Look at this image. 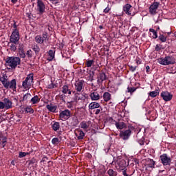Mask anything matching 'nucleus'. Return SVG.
<instances>
[{
	"label": "nucleus",
	"instance_id": "obj_62",
	"mask_svg": "<svg viewBox=\"0 0 176 176\" xmlns=\"http://www.w3.org/2000/svg\"><path fill=\"white\" fill-rule=\"evenodd\" d=\"M122 174H123V175H124V176H129V175H127V173H126V170H124L122 171Z\"/></svg>",
	"mask_w": 176,
	"mask_h": 176
},
{
	"label": "nucleus",
	"instance_id": "obj_26",
	"mask_svg": "<svg viewBox=\"0 0 176 176\" xmlns=\"http://www.w3.org/2000/svg\"><path fill=\"white\" fill-rule=\"evenodd\" d=\"M80 126L81 129H83L84 130H87V129H89L90 124H89V122L82 121L80 122Z\"/></svg>",
	"mask_w": 176,
	"mask_h": 176
},
{
	"label": "nucleus",
	"instance_id": "obj_11",
	"mask_svg": "<svg viewBox=\"0 0 176 176\" xmlns=\"http://www.w3.org/2000/svg\"><path fill=\"white\" fill-rule=\"evenodd\" d=\"M85 84V81L83 80H78L74 83L75 90L78 93H80L82 90H83V85Z\"/></svg>",
	"mask_w": 176,
	"mask_h": 176
},
{
	"label": "nucleus",
	"instance_id": "obj_27",
	"mask_svg": "<svg viewBox=\"0 0 176 176\" xmlns=\"http://www.w3.org/2000/svg\"><path fill=\"white\" fill-rule=\"evenodd\" d=\"M39 101H41V98L36 95L30 98V102H32V104H38Z\"/></svg>",
	"mask_w": 176,
	"mask_h": 176
},
{
	"label": "nucleus",
	"instance_id": "obj_41",
	"mask_svg": "<svg viewBox=\"0 0 176 176\" xmlns=\"http://www.w3.org/2000/svg\"><path fill=\"white\" fill-rule=\"evenodd\" d=\"M10 50H12V52H16V50H17V47L16 46V44L12 43V44L10 45Z\"/></svg>",
	"mask_w": 176,
	"mask_h": 176
},
{
	"label": "nucleus",
	"instance_id": "obj_46",
	"mask_svg": "<svg viewBox=\"0 0 176 176\" xmlns=\"http://www.w3.org/2000/svg\"><path fill=\"white\" fill-rule=\"evenodd\" d=\"M67 98V96L64 94H62L59 95V98H60V100H61V101L63 102H65V98Z\"/></svg>",
	"mask_w": 176,
	"mask_h": 176
},
{
	"label": "nucleus",
	"instance_id": "obj_28",
	"mask_svg": "<svg viewBox=\"0 0 176 176\" xmlns=\"http://www.w3.org/2000/svg\"><path fill=\"white\" fill-rule=\"evenodd\" d=\"M52 127L54 131H58V130H60V122H54L52 125Z\"/></svg>",
	"mask_w": 176,
	"mask_h": 176
},
{
	"label": "nucleus",
	"instance_id": "obj_57",
	"mask_svg": "<svg viewBox=\"0 0 176 176\" xmlns=\"http://www.w3.org/2000/svg\"><path fill=\"white\" fill-rule=\"evenodd\" d=\"M54 57L48 56L47 60V61H53Z\"/></svg>",
	"mask_w": 176,
	"mask_h": 176
},
{
	"label": "nucleus",
	"instance_id": "obj_44",
	"mask_svg": "<svg viewBox=\"0 0 176 176\" xmlns=\"http://www.w3.org/2000/svg\"><path fill=\"white\" fill-rule=\"evenodd\" d=\"M27 155H30V153L19 152V157L21 159V157H25Z\"/></svg>",
	"mask_w": 176,
	"mask_h": 176
},
{
	"label": "nucleus",
	"instance_id": "obj_55",
	"mask_svg": "<svg viewBox=\"0 0 176 176\" xmlns=\"http://www.w3.org/2000/svg\"><path fill=\"white\" fill-rule=\"evenodd\" d=\"M146 74H151V67L148 65L146 67Z\"/></svg>",
	"mask_w": 176,
	"mask_h": 176
},
{
	"label": "nucleus",
	"instance_id": "obj_35",
	"mask_svg": "<svg viewBox=\"0 0 176 176\" xmlns=\"http://www.w3.org/2000/svg\"><path fill=\"white\" fill-rule=\"evenodd\" d=\"M107 174L109 176H116L118 175V172L113 170V169H109L107 171Z\"/></svg>",
	"mask_w": 176,
	"mask_h": 176
},
{
	"label": "nucleus",
	"instance_id": "obj_3",
	"mask_svg": "<svg viewBox=\"0 0 176 176\" xmlns=\"http://www.w3.org/2000/svg\"><path fill=\"white\" fill-rule=\"evenodd\" d=\"M157 63L161 65H170V64H175V58L173 56H166L164 58H160Z\"/></svg>",
	"mask_w": 176,
	"mask_h": 176
},
{
	"label": "nucleus",
	"instance_id": "obj_36",
	"mask_svg": "<svg viewBox=\"0 0 176 176\" xmlns=\"http://www.w3.org/2000/svg\"><path fill=\"white\" fill-rule=\"evenodd\" d=\"M135 90H137V87H127V91H126V93H130V94H133L134 93V91H135Z\"/></svg>",
	"mask_w": 176,
	"mask_h": 176
},
{
	"label": "nucleus",
	"instance_id": "obj_21",
	"mask_svg": "<svg viewBox=\"0 0 176 176\" xmlns=\"http://www.w3.org/2000/svg\"><path fill=\"white\" fill-rule=\"evenodd\" d=\"M46 108L50 112H52L53 113H56V111H57V105H54L52 103L47 104Z\"/></svg>",
	"mask_w": 176,
	"mask_h": 176
},
{
	"label": "nucleus",
	"instance_id": "obj_7",
	"mask_svg": "<svg viewBox=\"0 0 176 176\" xmlns=\"http://www.w3.org/2000/svg\"><path fill=\"white\" fill-rule=\"evenodd\" d=\"M19 41H20L19 30H14L10 36V43H14V45H17V43H19Z\"/></svg>",
	"mask_w": 176,
	"mask_h": 176
},
{
	"label": "nucleus",
	"instance_id": "obj_22",
	"mask_svg": "<svg viewBox=\"0 0 176 176\" xmlns=\"http://www.w3.org/2000/svg\"><path fill=\"white\" fill-rule=\"evenodd\" d=\"M104 80H107V74L105 73H100L98 76V83H102Z\"/></svg>",
	"mask_w": 176,
	"mask_h": 176
},
{
	"label": "nucleus",
	"instance_id": "obj_1",
	"mask_svg": "<svg viewBox=\"0 0 176 176\" xmlns=\"http://www.w3.org/2000/svg\"><path fill=\"white\" fill-rule=\"evenodd\" d=\"M21 63V60L17 56H9L6 59V65L8 69H16Z\"/></svg>",
	"mask_w": 176,
	"mask_h": 176
},
{
	"label": "nucleus",
	"instance_id": "obj_50",
	"mask_svg": "<svg viewBox=\"0 0 176 176\" xmlns=\"http://www.w3.org/2000/svg\"><path fill=\"white\" fill-rule=\"evenodd\" d=\"M129 67L131 72H135V69H137V66L133 67V65H129Z\"/></svg>",
	"mask_w": 176,
	"mask_h": 176
},
{
	"label": "nucleus",
	"instance_id": "obj_52",
	"mask_svg": "<svg viewBox=\"0 0 176 176\" xmlns=\"http://www.w3.org/2000/svg\"><path fill=\"white\" fill-rule=\"evenodd\" d=\"M109 12H111V8H109V6H108L104 10H103V13H109Z\"/></svg>",
	"mask_w": 176,
	"mask_h": 176
},
{
	"label": "nucleus",
	"instance_id": "obj_19",
	"mask_svg": "<svg viewBox=\"0 0 176 176\" xmlns=\"http://www.w3.org/2000/svg\"><path fill=\"white\" fill-rule=\"evenodd\" d=\"M89 97L92 101H98L100 100V94L96 91L91 92Z\"/></svg>",
	"mask_w": 176,
	"mask_h": 176
},
{
	"label": "nucleus",
	"instance_id": "obj_60",
	"mask_svg": "<svg viewBox=\"0 0 176 176\" xmlns=\"http://www.w3.org/2000/svg\"><path fill=\"white\" fill-rule=\"evenodd\" d=\"M100 112H101V109H98L96 110L95 114L98 115L100 113Z\"/></svg>",
	"mask_w": 176,
	"mask_h": 176
},
{
	"label": "nucleus",
	"instance_id": "obj_10",
	"mask_svg": "<svg viewBox=\"0 0 176 176\" xmlns=\"http://www.w3.org/2000/svg\"><path fill=\"white\" fill-rule=\"evenodd\" d=\"M45 9L46 6L43 1L42 0H37V12H38L39 14H43Z\"/></svg>",
	"mask_w": 176,
	"mask_h": 176
},
{
	"label": "nucleus",
	"instance_id": "obj_33",
	"mask_svg": "<svg viewBox=\"0 0 176 176\" xmlns=\"http://www.w3.org/2000/svg\"><path fill=\"white\" fill-rule=\"evenodd\" d=\"M155 161L153 160H148V162H147V166L150 168H155Z\"/></svg>",
	"mask_w": 176,
	"mask_h": 176
},
{
	"label": "nucleus",
	"instance_id": "obj_6",
	"mask_svg": "<svg viewBox=\"0 0 176 176\" xmlns=\"http://www.w3.org/2000/svg\"><path fill=\"white\" fill-rule=\"evenodd\" d=\"M71 118V111L69 109H65L62 111H60L59 119L63 122L68 120Z\"/></svg>",
	"mask_w": 176,
	"mask_h": 176
},
{
	"label": "nucleus",
	"instance_id": "obj_64",
	"mask_svg": "<svg viewBox=\"0 0 176 176\" xmlns=\"http://www.w3.org/2000/svg\"><path fill=\"white\" fill-rule=\"evenodd\" d=\"M12 3H17V0H11Z\"/></svg>",
	"mask_w": 176,
	"mask_h": 176
},
{
	"label": "nucleus",
	"instance_id": "obj_23",
	"mask_svg": "<svg viewBox=\"0 0 176 176\" xmlns=\"http://www.w3.org/2000/svg\"><path fill=\"white\" fill-rule=\"evenodd\" d=\"M115 125L118 130H123L126 127V124L123 122H116Z\"/></svg>",
	"mask_w": 176,
	"mask_h": 176
},
{
	"label": "nucleus",
	"instance_id": "obj_45",
	"mask_svg": "<svg viewBox=\"0 0 176 176\" xmlns=\"http://www.w3.org/2000/svg\"><path fill=\"white\" fill-rule=\"evenodd\" d=\"M36 163V160L35 158H32L30 160L28 161L29 166H32Z\"/></svg>",
	"mask_w": 176,
	"mask_h": 176
},
{
	"label": "nucleus",
	"instance_id": "obj_42",
	"mask_svg": "<svg viewBox=\"0 0 176 176\" xmlns=\"http://www.w3.org/2000/svg\"><path fill=\"white\" fill-rule=\"evenodd\" d=\"M25 112H27V113H34V109L29 106L25 108Z\"/></svg>",
	"mask_w": 176,
	"mask_h": 176
},
{
	"label": "nucleus",
	"instance_id": "obj_25",
	"mask_svg": "<svg viewBox=\"0 0 176 176\" xmlns=\"http://www.w3.org/2000/svg\"><path fill=\"white\" fill-rule=\"evenodd\" d=\"M112 98V96L109 92H104L103 94V99L105 102H108Z\"/></svg>",
	"mask_w": 176,
	"mask_h": 176
},
{
	"label": "nucleus",
	"instance_id": "obj_34",
	"mask_svg": "<svg viewBox=\"0 0 176 176\" xmlns=\"http://www.w3.org/2000/svg\"><path fill=\"white\" fill-rule=\"evenodd\" d=\"M149 96L153 98H155V97H157V96H159V90H155V91H151L149 93Z\"/></svg>",
	"mask_w": 176,
	"mask_h": 176
},
{
	"label": "nucleus",
	"instance_id": "obj_4",
	"mask_svg": "<svg viewBox=\"0 0 176 176\" xmlns=\"http://www.w3.org/2000/svg\"><path fill=\"white\" fill-rule=\"evenodd\" d=\"M134 126H129L128 130L121 131L120 133V138H122V140H129L131 135V131H134Z\"/></svg>",
	"mask_w": 176,
	"mask_h": 176
},
{
	"label": "nucleus",
	"instance_id": "obj_49",
	"mask_svg": "<svg viewBox=\"0 0 176 176\" xmlns=\"http://www.w3.org/2000/svg\"><path fill=\"white\" fill-rule=\"evenodd\" d=\"M19 56L21 58H25V52H24V50H21L19 52Z\"/></svg>",
	"mask_w": 176,
	"mask_h": 176
},
{
	"label": "nucleus",
	"instance_id": "obj_31",
	"mask_svg": "<svg viewBox=\"0 0 176 176\" xmlns=\"http://www.w3.org/2000/svg\"><path fill=\"white\" fill-rule=\"evenodd\" d=\"M8 76L5 77V76H3L0 77V82H1L2 85L5 87L6 86H8Z\"/></svg>",
	"mask_w": 176,
	"mask_h": 176
},
{
	"label": "nucleus",
	"instance_id": "obj_40",
	"mask_svg": "<svg viewBox=\"0 0 176 176\" xmlns=\"http://www.w3.org/2000/svg\"><path fill=\"white\" fill-rule=\"evenodd\" d=\"M53 145H57V144H60V140L58 138H54L52 140Z\"/></svg>",
	"mask_w": 176,
	"mask_h": 176
},
{
	"label": "nucleus",
	"instance_id": "obj_12",
	"mask_svg": "<svg viewBox=\"0 0 176 176\" xmlns=\"http://www.w3.org/2000/svg\"><path fill=\"white\" fill-rule=\"evenodd\" d=\"M73 93L74 94V96L73 98V102H76L79 101V100H86V97L83 96V94H79V92H76L75 91H74Z\"/></svg>",
	"mask_w": 176,
	"mask_h": 176
},
{
	"label": "nucleus",
	"instance_id": "obj_32",
	"mask_svg": "<svg viewBox=\"0 0 176 176\" xmlns=\"http://www.w3.org/2000/svg\"><path fill=\"white\" fill-rule=\"evenodd\" d=\"M6 144H8V138L6 136H2L1 137V145L3 148H5L6 146Z\"/></svg>",
	"mask_w": 176,
	"mask_h": 176
},
{
	"label": "nucleus",
	"instance_id": "obj_14",
	"mask_svg": "<svg viewBox=\"0 0 176 176\" xmlns=\"http://www.w3.org/2000/svg\"><path fill=\"white\" fill-rule=\"evenodd\" d=\"M161 97H162L164 101H171L173 98V95H171L168 91H162L161 93Z\"/></svg>",
	"mask_w": 176,
	"mask_h": 176
},
{
	"label": "nucleus",
	"instance_id": "obj_43",
	"mask_svg": "<svg viewBox=\"0 0 176 176\" xmlns=\"http://www.w3.org/2000/svg\"><path fill=\"white\" fill-rule=\"evenodd\" d=\"M94 64V60H89L86 62V65L88 68H90V67H91Z\"/></svg>",
	"mask_w": 176,
	"mask_h": 176
},
{
	"label": "nucleus",
	"instance_id": "obj_59",
	"mask_svg": "<svg viewBox=\"0 0 176 176\" xmlns=\"http://www.w3.org/2000/svg\"><path fill=\"white\" fill-rule=\"evenodd\" d=\"M155 50L156 52H160V47L159 46V45H156Z\"/></svg>",
	"mask_w": 176,
	"mask_h": 176
},
{
	"label": "nucleus",
	"instance_id": "obj_48",
	"mask_svg": "<svg viewBox=\"0 0 176 176\" xmlns=\"http://www.w3.org/2000/svg\"><path fill=\"white\" fill-rule=\"evenodd\" d=\"M56 52L53 50H50L48 52V56H51V57H54V54H55Z\"/></svg>",
	"mask_w": 176,
	"mask_h": 176
},
{
	"label": "nucleus",
	"instance_id": "obj_8",
	"mask_svg": "<svg viewBox=\"0 0 176 176\" xmlns=\"http://www.w3.org/2000/svg\"><path fill=\"white\" fill-rule=\"evenodd\" d=\"M160 159L161 160V163H162L163 166H170L171 164V158L167 155V154L164 153L160 155Z\"/></svg>",
	"mask_w": 176,
	"mask_h": 176
},
{
	"label": "nucleus",
	"instance_id": "obj_17",
	"mask_svg": "<svg viewBox=\"0 0 176 176\" xmlns=\"http://www.w3.org/2000/svg\"><path fill=\"white\" fill-rule=\"evenodd\" d=\"M131 8V4L126 3L123 6V12L128 16H131V11H130Z\"/></svg>",
	"mask_w": 176,
	"mask_h": 176
},
{
	"label": "nucleus",
	"instance_id": "obj_47",
	"mask_svg": "<svg viewBox=\"0 0 176 176\" xmlns=\"http://www.w3.org/2000/svg\"><path fill=\"white\" fill-rule=\"evenodd\" d=\"M26 56L28 57V58H31L32 57V50H28L26 52Z\"/></svg>",
	"mask_w": 176,
	"mask_h": 176
},
{
	"label": "nucleus",
	"instance_id": "obj_9",
	"mask_svg": "<svg viewBox=\"0 0 176 176\" xmlns=\"http://www.w3.org/2000/svg\"><path fill=\"white\" fill-rule=\"evenodd\" d=\"M160 6V3L159 2H154L151 4L148 8L150 14L155 16V14H157V9Z\"/></svg>",
	"mask_w": 176,
	"mask_h": 176
},
{
	"label": "nucleus",
	"instance_id": "obj_30",
	"mask_svg": "<svg viewBox=\"0 0 176 176\" xmlns=\"http://www.w3.org/2000/svg\"><path fill=\"white\" fill-rule=\"evenodd\" d=\"M32 50H34L36 56L39 54V52H41V48L39 47V45L35 44L32 45Z\"/></svg>",
	"mask_w": 176,
	"mask_h": 176
},
{
	"label": "nucleus",
	"instance_id": "obj_37",
	"mask_svg": "<svg viewBox=\"0 0 176 176\" xmlns=\"http://www.w3.org/2000/svg\"><path fill=\"white\" fill-rule=\"evenodd\" d=\"M158 38L160 39V41H161V42L162 43H164V42H166L167 41V37L163 34H160L159 36H158Z\"/></svg>",
	"mask_w": 176,
	"mask_h": 176
},
{
	"label": "nucleus",
	"instance_id": "obj_16",
	"mask_svg": "<svg viewBox=\"0 0 176 176\" xmlns=\"http://www.w3.org/2000/svg\"><path fill=\"white\" fill-rule=\"evenodd\" d=\"M3 105L5 109H10L12 108V102L9 100V98H5L3 99Z\"/></svg>",
	"mask_w": 176,
	"mask_h": 176
},
{
	"label": "nucleus",
	"instance_id": "obj_61",
	"mask_svg": "<svg viewBox=\"0 0 176 176\" xmlns=\"http://www.w3.org/2000/svg\"><path fill=\"white\" fill-rule=\"evenodd\" d=\"M13 28H14V30H17V25H16V21H14Z\"/></svg>",
	"mask_w": 176,
	"mask_h": 176
},
{
	"label": "nucleus",
	"instance_id": "obj_38",
	"mask_svg": "<svg viewBox=\"0 0 176 176\" xmlns=\"http://www.w3.org/2000/svg\"><path fill=\"white\" fill-rule=\"evenodd\" d=\"M150 32L153 33V39H156L157 38V32L154 29H149Z\"/></svg>",
	"mask_w": 176,
	"mask_h": 176
},
{
	"label": "nucleus",
	"instance_id": "obj_20",
	"mask_svg": "<svg viewBox=\"0 0 176 176\" xmlns=\"http://www.w3.org/2000/svg\"><path fill=\"white\" fill-rule=\"evenodd\" d=\"M31 97H32L31 94H25L23 97L22 102H24V104H28V102H30L31 101Z\"/></svg>",
	"mask_w": 176,
	"mask_h": 176
},
{
	"label": "nucleus",
	"instance_id": "obj_5",
	"mask_svg": "<svg viewBox=\"0 0 176 176\" xmlns=\"http://www.w3.org/2000/svg\"><path fill=\"white\" fill-rule=\"evenodd\" d=\"M48 36L49 35L47 34V32H44L41 35H37L36 36L34 40L36 43H38L39 45H42L43 42H46V41H48Z\"/></svg>",
	"mask_w": 176,
	"mask_h": 176
},
{
	"label": "nucleus",
	"instance_id": "obj_54",
	"mask_svg": "<svg viewBox=\"0 0 176 176\" xmlns=\"http://www.w3.org/2000/svg\"><path fill=\"white\" fill-rule=\"evenodd\" d=\"M47 160H49V158H47V157H43L42 160L41 161V163H46V162H47Z\"/></svg>",
	"mask_w": 176,
	"mask_h": 176
},
{
	"label": "nucleus",
	"instance_id": "obj_29",
	"mask_svg": "<svg viewBox=\"0 0 176 176\" xmlns=\"http://www.w3.org/2000/svg\"><path fill=\"white\" fill-rule=\"evenodd\" d=\"M76 135L78 140H83L85 137V132H83L82 130H78V133H76Z\"/></svg>",
	"mask_w": 176,
	"mask_h": 176
},
{
	"label": "nucleus",
	"instance_id": "obj_18",
	"mask_svg": "<svg viewBox=\"0 0 176 176\" xmlns=\"http://www.w3.org/2000/svg\"><path fill=\"white\" fill-rule=\"evenodd\" d=\"M117 164L120 170H124V168H126L127 166V162H126V160H120L118 161Z\"/></svg>",
	"mask_w": 176,
	"mask_h": 176
},
{
	"label": "nucleus",
	"instance_id": "obj_13",
	"mask_svg": "<svg viewBox=\"0 0 176 176\" xmlns=\"http://www.w3.org/2000/svg\"><path fill=\"white\" fill-rule=\"evenodd\" d=\"M17 85L16 79H12L10 82L7 81V86L4 87L6 89H11L12 90H16V86Z\"/></svg>",
	"mask_w": 176,
	"mask_h": 176
},
{
	"label": "nucleus",
	"instance_id": "obj_39",
	"mask_svg": "<svg viewBox=\"0 0 176 176\" xmlns=\"http://www.w3.org/2000/svg\"><path fill=\"white\" fill-rule=\"evenodd\" d=\"M62 89V93H63V94H67L68 91L69 90L68 85H64Z\"/></svg>",
	"mask_w": 176,
	"mask_h": 176
},
{
	"label": "nucleus",
	"instance_id": "obj_53",
	"mask_svg": "<svg viewBox=\"0 0 176 176\" xmlns=\"http://www.w3.org/2000/svg\"><path fill=\"white\" fill-rule=\"evenodd\" d=\"M107 120L108 122H109L110 123H113V122L116 123V121L115 120H113V118H112V117L107 118Z\"/></svg>",
	"mask_w": 176,
	"mask_h": 176
},
{
	"label": "nucleus",
	"instance_id": "obj_24",
	"mask_svg": "<svg viewBox=\"0 0 176 176\" xmlns=\"http://www.w3.org/2000/svg\"><path fill=\"white\" fill-rule=\"evenodd\" d=\"M89 109H96L97 108H100V103L96 102H91L89 106H88Z\"/></svg>",
	"mask_w": 176,
	"mask_h": 176
},
{
	"label": "nucleus",
	"instance_id": "obj_63",
	"mask_svg": "<svg viewBox=\"0 0 176 176\" xmlns=\"http://www.w3.org/2000/svg\"><path fill=\"white\" fill-rule=\"evenodd\" d=\"M72 94V91H71V89H69L68 91H67V94L71 96Z\"/></svg>",
	"mask_w": 176,
	"mask_h": 176
},
{
	"label": "nucleus",
	"instance_id": "obj_51",
	"mask_svg": "<svg viewBox=\"0 0 176 176\" xmlns=\"http://www.w3.org/2000/svg\"><path fill=\"white\" fill-rule=\"evenodd\" d=\"M56 87V84L51 82L50 85H47V89H54Z\"/></svg>",
	"mask_w": 176,
	"mask_h": 176
},
{
	"label": "nucleus",
	"instance_id": "obj_15",
	"mask_svg": "<svg viewBox=\"0 0 176 176\" xmlns=\"http://www.w3.org/2000/svg\"><path fill=\"white\" fill-rule=\"evenodd\" d=\"M69 123L72 127H76L79 124V120H78V117L74 116L69 120Z\"/></svg>",
	"mask_w": 176,
	"mask_h": 176
},
{
	"label": "nucleus",
	"instance_id": "obj_56",
	"mask_svg": "<svg viewBox=\"0 0 176 176\" xmlns=\"http://www.w3.org/2000/svg\"><path fill=\"white\" fill-rule=\"evenodd\" d=\"M0 109H5V106L3 105V102L0 101Z\"/></svg>",
	"mask_w": 176,
	"mask_h": 176
},
{
	"label": "nucleus",
	"instance_id": "obj_2",
	"mask_svg": "<svg viewBox=\"0 0 176 176\" xmlns=\"http://www.w3.org/2000/svg\"><path fill=\"white\" fill-rule=\"evenodd\" d=\"M34 82V74L32 73L28 74L25 78V80L22 82V87L25 89V90H29L31 89V86Z\"/></svg>",
	"mask_w": 176,
	"mask_h": 176
},
{
	"label": "nucleus",
	"instance_id": "obj_58",
	"mask_svg": "<svg viewBox=\"0 0 176 176\" xmlns=\"http://www.w3.org/2000/svg\"><path fill=\"white\" fill-rule=\"evenodd\" d=\"M54 5L58 3V0H50Z\"/></svg>",
	"mask_w": 176,
	"mask_h": 176
}]
</instances>
